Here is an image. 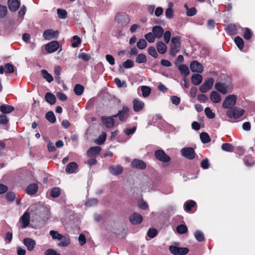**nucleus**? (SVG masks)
I'll use <instances>...</instances> for the list:
<instances>
[{
    "label": "nucleus",
    "instance_id": "obj_12",
    "mask_svg": "<svg viewBox=\"0 0 255 255\" xmlns=\"http://www.w3.org/2000/svg\"><path fill=\"white\" fill-rule=\"evenodd\" d=\"M109 171L113 175H119L123 172V167L120 165H113L109 167Z\"/></svg>",
    "mask_w": 255,
    "mask_h": 255
},
{
    "label": "nucleus",
    "instance_id": "obj_9",
    "mask_svg": "<svg viewBox=\"0 0 255 255\" xmlns=\"http://www.w3.org/2000/svg\"><path fill=\"white\" fill-rule=\"evenodd\" d=\"M115 19L118 23L123 26L127 25L129 22L128 16L122 13H118L115 16Z\"/></svg>",
    "mask_w": 255,
    "mask_h": 255
},
{
    "label": "nucleus",
    "instance_id": "obj_55",
    "mask_svg": "<svg viewBox=\"0 0 255 255\" xmlns=\"http://www.w3.org/2000/svg\"><path fill=\"white\" fill-rule=\"evenodd\" d=\"M5 72L11 73L14 71L13 66L10 63H7L4 65Z\"/></svg>",
    "mask_w": 255,
    "mask_h": 255
},
{
    "label": "nucleus",
    "instance_id": "obj_45",
    "mask_svg": "<svg viewBox=\"0 0 255 255\" xmlns=\"http://www.w3.org/2000/svg\"><path fill=\"white\" fill-rule=\"evenodd\" d=\"M137 47L139 49H144L147 45V42L145 39H141L137 42Z\"/></svg>",
    "mask_w": 255,
    "mask_h": 255
},
{
    "label": "nucleus",
    "instance_id": "obj_44",
    "mask_svg": "<svg viewBox=\"0 0 255 255\" xmlns=\"http://www.w3.org/2000/svg\"><path fill=\"white\" fill-rule=\"evenodd\" d=\"M106 136H107V135H106V133L103 132L99 136V137L95 140V142L98 144H103L106 140Z\"/></svg>",
    "mask_w": 255,
    "mask_h": 255
},
{
    "label": "nucleus",
    "instance_id": "obj_7",
    "mask_svg": "<svg viewBox=\"0 0 255 255\" xmlns=\"http://www.w3.org/2000/svg\"><path fill=\"white\" fill-rule=\"evenodd\" d=\"M180 153L182 156L188 159H192L195 157V153L192 147H184L181 149Z\"/></svg>",
    "mask_w": 255,
    "mask_h": 255
},
{
    "label": "nucleus",
    "instance_id": "obj_61",
    "mask_svg": "<svg viewBox=\"0 0 255 255\" xmlns=\"http://www.w3.org/2000/svg\"><path fill=\"white\" fill-rule=\"evenodd\" d=\"M157 234V230L153 228L149 229L147 235L150 238H154Z\"/></svg>",
    "mask_w": 255,
    "mask_h": 255
},
{
    "label": "nucleus",
    "instance_id": "obj_59",
    "mask_svg": "<svg viewBox=\"0 0 255 255\" xmlns=\"http://www.w3.org/2000/svg\"><path fill=\"white\" fill-rule=\"evenodd\" d=\"M148 51L150 55L154 58H157L158 57V54L154 47L151 46L149 47Z\"/></svg>",
    "mask_w": 255,
    "mask_h": 255
},
{
    "label": "nucleus",
    "instance_id": "obj_42",
    "mask_svg": "<svg viewBox=\"0 0 255 255\" xmlns=\"http://www.w3.org/2000/svg\"><path fill=\"white\" fill-rule=\"evenodd\" d=\"M141 89L143 97H148L151 93V89L148 86H142L141 87Z\"/></svg>",
    "mask_w": 255,
    "mask_h": 255
},
{
    "label": "nucleus",
    "instance_id": "obj_25",
    "mask_svg": "<svg viewBox=\"0 0 255 255\" xmlns=\"http://www.w3.org/2000/svg\"><path fill=\"white\" fill-rule=\"evenodd\" d=\"M26 193L29 195H33L35 194L38 190V185L35 184L29 185L26 188Z\"/></svg>",
    "mask_w": 255,
    "mask_h": 255
},
{
    "label": "nucleus",
    "instance_id": "obj_47",
    "mask_svg": "<svg viewBox=\"0 0 255 255\" xmlns=\"http://www.w3.org/2000/svg\"><path fill=\"white\" fill-rule=\"evenodd\" d=\"M135 61L138 63H145L146 61V56L143 54H139L137 56Z\"/></svg>",
    "mask_w": 255,
    "mask_h": 255
},
{
    "label": "nucleus",
    "instance_id": "obj_46",
    "mask_svg": "<svg viewBox=\"0 0 255 255\" xmlns=\"http://www.w3.org/2000/svg\"><path fill=\"white\" fill-rule=\"evenodd\" d=\"M60 194V190L58 187H54L52 188L50 192V195L53 197H58Z\"/></svg>",
    "mask_w": 255,
    "mask_h": 255
},
{
    "label": "nucleus",
    "instance_id": "obj_19",
    "mask_svg": "<svg viewBox=\"0 0 255 255\" xmlns=\"http://www.w3.org/2000/svg\"><path fill=\"white\" fill-rule=\"evenodd\" d=\"M8 6L11 11H16L19 7L20 2L18 0H8Z\"/></svg>",
    "mask_w": 255,
    "mask_h": 255
},
{
    "label": "nucleus",
    "instance_id": "obj_3",
    "mask_svg": "<svg viewBox=\"0 0 255 255\" xmlns=\"http://www.w3.org/2000/svg\"><path fill=\"white\" fill-rule=\"evenodd\" d=\"M237 97L235 95H230L226 97L223 102L222 107L228 110L232 109L236 104Z\"/></svg>",
    "mask_w": 255,
    "mask_h": 255
},
{
    "label": "nucleus",
    "instance_id": "obj_28",
    "mask_svg": "<svg viewBox=\"0 0 255 255\" xmlns=\"http://www.w3.org/2000/svg\"><path fill=\"white\" fill-rule=\"evenodd\" d=\"M14 109L13 107L7 105H2L0 107V111L4 114L10 113Z\"/></svg>",
    "mask_w": 255,
    "mask_h": 255
},
{
    "label": "nucleus",
    "instance_id": "obj_24",
    "mask_svg": "<svg viewBox=\"0 0 255 255\" xmlns=\"http://www.w3.org/2000/svg\"><path fill=\"white\" fill-rule=\"evenodd\" d=\"M114 116L110 117H102V122L107 128H111L114 126Z\"/></svg>",
    "mask_w": 255,
    "mask_h": 255
},
{
    "label": "nucleus",
    "instance_id": "obj_14",
    "mask_svg": "<svg viewBox=\"0 0 255 255\" xmlns=\"http://www.w3.org/2000/svg\"><path fill=\"white\" fill-rule=\"evenodd\" d=\"M129 109L127 107H124L123 109L119 111L117 115L114 116L115 117H119L121 121H125L128 116Z\"/></svg>",
    "mask_w": 255,
    "mask_h": 255
},
{
    "label": "nucleus",
    "instance_id": "obj_63",
    "mask_svg": "<svg viewBox=\"0 0 255 255\" xmlns=\"http://www.w3.org/2000/svg\"><path fill=\"white\" fill-rule=\"evenodd\" d=\"M7 13V8L6 6L0 5V18L3 17Z\"/></svg>",
    "mask_w": 255,
    "mask_h": 255
},
{
    "label": "nucleus",
    "instance_id": "obj_39",
    "mask_svg": "<svg viewBox=\"0 0 255 255\" xmlns=\"http://www.w3.org/2000/svg\"><path fill=\"white\" fill-rule=\"evenodd\" d=\"M98 201L96 198H90L87 200L85 205L87 207H92L96 205Z\"/></svg>",
    "mask_w": 255,
    "mask_h": 255
},
{
    "label": "nucleus",
    "instance_id": "obj_6",
    "mask_svg": "<svg viewBox=\"0 0 255 255\" xmlns=\"http://www.w3.org/2000/svg\"><path fill=\"white\" fill-rule=\"evenodd\" d=\"M169 250L174 255H185L188 253L189 250L187 248H180L176 246H170Z\"/></svg>",
    "mask_w": 255,
    "mask_h": 255
},
{
    "label": "nucleus",
    "instance_id": "obj_38",
    "mask_svg": "<svg viewBox=\"0 0 255 255\" xmlns=\"http://www.w3.org/2000/svg\"><path fill=\"white\" fill-rule=\"evenodd\" d=\"M46 119L50 123H54L55 122L56 118L53 112L50 111L47 113L45 116Z\"/></svg>",
    "mask_w": 255,
    "mask_h": 255
},
{
    "label": "nucleus",
    "instance_id": "obj_11",
    "mask_svg": "<svg viewBox=\"0 0 255 255\" xmlns=\"http://www.w3.org/2000/svg\"><path fill=\"white\" fill-rule=\"evenodd\" d=\"M58 31H54L52 29L46 30L43 34L44 38L47 40H49L53 38L56 39L58 37Z\"/></svg>",
    "mask_w": 255,
    "mask_h": 255
},
{
    "label": "nucleus",
    "instance_id": "obj_20",
    "mask_svg": "<svg viewBox=\"0 0 255 255\" xmlns=\"http://www.w3.org/2000/svg\"><path fill=\"white\" fill-rule=\"evenodd\" d=\"M152 32L155 37L157 39L160 38L163 35L164 30L162 27L159 25L154 26L152 28Z\"/></svg>",
    "mask_w": 255,
    "mask_h": 255
},
{
    "label": "nucleus",
    "instance_id": "obj_30",
    "mask_svg": "<svg viewBox=\"0 0 255 255\" xmlns=\"http://www.w3.org/2000/svg\"><path fill=\"white\" fill-rule=\"evenodd\" d=\"M202 76L199 74H194L191 77L192 83L195 85H199L202 81Z\"/></svg>",
    "mask_w": 255,
    "mask_h": 255
},
{
    "label": "nucleus",
    "instance_id": "obj_34",
    "mask_svg": "<svg viewBox=\"0 0 255 255\" xmlns=\"http://www.w3.org/2000/svg\"><path fill=\"white\" fill-rule=\"evenodd\" d=\"M200 137L201 140L204 143H208L211 140L209 135L206 132H201L200 134Z\"/></svg>",
    "mask_w": 255,
    "mask_h": 255
},
{
    "label": "nucleus",
    "instance_id": "obj_36",
    "mask_svg": "<svg viewBox=\"0 0 255 255\" xmlns=\"http://www.w3.org/2000/svg\"><path fill=\"white\" fill-rule=\"evenodd\" d=\"M195 239L199 242H203L204 240V236L202 232L197 230L194 233Z\"/></svg>",
    "mask_w": 255,
    "mask_h": 255
},
{
    "label": "nucleus",
    "instance_id": "obj_41",
    "mask_svg": "<svg viewBox=\"0 0 255 255\" xmlns=\"http://www.w3.org/2000/svg\"><path fill=\"white\" fill-rule=\"evenodd\" d=\"M81 42V40L79 37L74 35L72 39V46L75 48L78 46Z\"/></svg>",
    "mask_w": 255,
    "mask_h": 255
},
{
    "label": "nucleus",
    "instance_id": "obj_54",
    "mask_svg": "<svg viewBox=\"0 0 255 255\" xmlns=\"http://www.w3.org/2000/svg\"><path fill=\"white\" fill-rule=\"evenodd\" d=\"M196 204V203L195 201L191 200L188 201L185 204V210L186 211H190L191 209Z\"/></svg>",
    "mask_w": 255,
    "mask_h": 255
},
{
    "label": "nucleus",
    "instance_id": "obj_31",
    "mask_svg": "<svg viewBox=\"0 0 255 255\" xmlns=\"http://www.w3.org/2000/svg\"><path fill=\"white\" fill-rule=\"evenodd\" d=\"M156 48L160 54H164L167 51V46L162 41L158 42L156 44Z\"/></svg>",
    "mask_w": 255,
    "mask_h": 255
},
{
    "label": "nucleus",
    "instance_id": "obj_48",
    "mask_svg": "<svg viewBox=\"0 0 255 255\" xmlns=\"http://www.w3.org/2000/svg\"><path fill=\"white\" fill-rule=\"evenodd\" d=\"M221 148L223 150L228 152H232L233 150V146L230 143H223Z\"/></svg>",
    "mask_w": 255,
    "mask_h": 255
},
{
    "label": "nucleus",
    "instance_id": "obj_43",
    "mask_svg": "<svg viewBox=\"0 0 255 255\" xmlns=\"http://www.w3.org/2000/svg\"><path fill=\"white\" fill-rule=\"evenodd\" d=\"M176 231L178 232V233L180 234H183L187 232L188 229L186 225L182 224L178 225L177 227Z\"/></svg>",
    "mask_w": 255,
    "mask_h": 255
},
{
    "label": "nucleus",
    "instance_id": "obj_37",
    "mask_svg": "<svg viewBox=\"0 0 255 255\" xmlns=\"http://www.w3.org/2000/svg\"><path fill=\"white\" fill-rule=\"evenodd\" d=\"M235 42L238 47L240 49H242L244 48V43L243 39L239 36H237L235 38Z\"/></svg>",
    "mask_w": 255,
    "mask_h": 255
},
{
    "label": "nucleus",
    "instance_id": "obj_51",
    "mask_svg": "<svg viewBox=\"0 0 255 255\" xmlns=\"http://www.w3.org/2000/svg\"><path fill=\"white\" fill-rule=\"evenodd\" d=\"M114 81L117 86L119 88H126L127 87V83L125 81L121 82V81L118 78H115Z\"/></svg>",
    "mask_w": 255,
    "mask_h": 255
},
{
    "label": "nucleus",
    "instance_id": "obj_32",
    "mask_svg": "<svg viewBox=\"0 0 255 255\" xmlns=\"http://www.w3.org/2000/svg\"><path fill=\"white\" fill-rule=\"evenodd\" d=\"M43 77L49 83L53 80L52 76L49 74L46 70H42L41 71Z\"/></svg>",
    "mask_w": 255,
    "mask_h": 255
},
{
    "label": "nucleus",
    "instance_id": "obj_60",
    "mask_svg": "<svg viewBox=\"0 0 255 255\" xmlns=\"http://www.w3.org/2000/svg\"><path fill=\"white\" fill-rule=\"evenodd\" d=\"M6 199L8 201H13L15 198V194L12 192H9L6 194Z\"/></svg>",
    "mask_w": 255,
    "mask_h": 255
},
{
    "label": "nucleus",
    "instance_id": "obj_21",
    "mask_svg": "<svg viewBox=\"0 0 255 255\" xmlns=\"http://www.w3.org/2000/svg\"><path fill=\"white\" fill-rule=\"evenodd\" d=\"M101 150V148L100 146H94L90 147L87 151V155L89 157H95L98 155Z\"/></svg>",
    "mask_w": 255,
    "mask_h": 255
},
{
    "label": "nucleus",
    "instance_id": "obj_58",
    "mask_svg": "<svg viewBox=\"0 0 255 255\" xmlns=\"http://www.w3.org/2000/svg\"><path fill=\"white\" fill-rule=\"evenodd\" d=\"M197 13V10L195 7H192L190 8H187L186 11V15L188 16H193L195 15Z\"/></svg>",
    "mask_w": 255,
    "mask_h": 255
},
{
    "label": "nucleus",
    "instance_id": "obj_29",
    "mask_svg": "<svg viewBox=\"0 0 255 255\" xmlns=\"http://www.w3.org/2000/svg\"><path fill=\"white\" fill-rule=\"evenodd\" d=\"M46 101L50 105H54L56 103L55 96L51 93H47L45 96Z\"/></svg>",
    "mask_w": 255,
    "mask_h": 255
},
{
    "label": "nucleus",
    "instance_id": "obj_62",
    "mask_svg": "<svg viewBox=\"0 0 255 255\" xmlns=\"http://www.w3.org/2000/svg\"><path fill=\"white\" fill-rule=\"evenodd\" d=\"M106 59L107 61L111 65H113L115 64V58L114 57L110 54H107L106 55Z\"/></svg>",
    "mask_w": 255,
    "mask_h": 255
},
{
    "label": "nucleus",
    "instance_id": "obj_13",
    "mask_svg": "<svg viewBox=\"0 0 255 255\" xmlns=\"http://www.w3.org/2000/svg\"><path fill=\"white\" fill-rule=\"evenodd\" d=\"M59 44L56 41H53L45 45V50L48 53H53L59 48Z\"/></svg>",
    "mask_w": 255,
    "mask_h": 255
},
{
    "label": "nucleus",
    "instance_id": "obj_56",
    "mask_svg": "<svg viewBox=\"0 0 255 255\" xmlns=\"http://www.w3.org/2000/svg\"><path fill=\"white\" fill-rule=\"evenodd\" d=\"M78 57L84 61H88L91 59V56L85 53H81L78 55Z\"/></svg>",
    "mask_w": 255,
    "mask_h": 255
},
{
    "label": "nucleus",
    "instance_id": "obj_49",
    "mask_svg": "<svg viewBox=\"0 0 255 255\" xmlns=\"http://www.w3.org/2000/svg\"><path fill=\"white\" fill-rule=\"evenodd\" d=\"M123 66L125 68H130L134 66V62L129 59L127 60L123 63Z\"/></svg>",
    "mask_w": 255,
    "mask_h": 255
},
{
    "label": "nucleus",
    "instance_id": "obj_10",
    "mask_svg": "<svg viewBox=\"0 0 255 255\" xmlns=\"http://www.w3.org/2000/svg\"><path fill=\"white\" fill-rule=\"evenodd\" d=\"M155 156L157 159L164 162H167L170 160V158L162 150H156Z\"/></svg>",
    "mask_w": 255,
    "mask_h": 255
},
{
    "label": "nucleus",
    "instance_id": "obj_5",
    "mask_svg": "<svg viewBox=\"0 0 255 255\" xmlns=\"http://www.w3.org/2000/svg\"><path fill=\"white\" fill-rule=\"evenodd\" d=\"M180 42L177 37H173L171 39L170 53L172 55H175L180 50Z\"/></svg>",
    "mask_w": 255,
    "mask_h": 255
},
{
    "label": "nucleus",
    "instance_id": "obj_50",
    "mask_svg": "<svg viewBox=\"0 0 255 255\" xmlns=\"http://www.w3.org/2000/svg\"><path fill=\"white\" fill-rule=\"evenodd\" d=\"M49 234L54 240H60L62 237V235L58 233L57 231L52 230L50 231Z\"/></svg>",
    "mask_w": 255,
    "mask_h": 255
},
{
    "label": "nucleus",
    "instance_id": "obj_53",
    "mask_svg": "<svg viewBox=\"0 0 255 255\" xmlns=\"http://www.w3.org/2000/svg\"><path fill=\"white\" fill-rule=\"evenodd\" d=\"M205 113L207 117L209 119H213L215 116V114L213 113L210 108L208 107L205 108Z\"/></svg>",
    "mask_w": 255,
    "mask_h": 255
},
{
    "label": "nucleus",
    "instance_id": "obj_27",
    "mask_svg": "<svg viewBox=\"0 0 255 255\" xmlns=\"http://www.w3.org/2000/svg\"><path fill=\"white\" fill-rule=\"evenodd\" d=\"M210 99L214 103H218L221 101L220 95L216 91H213L211 93Z\"/></svg>",
    "mask_w": 255,
    "mask_h": 255
},
{
    "label": "nucleus",
    "instance_id": "obj_57",
    "mask_svg": "<svg viewBox=\"0 0 255 255\" xmlns=\"http://www.w3.org/2000/svg\"><path fill=\"white\" fill-rule=\"evenodd\" d=\"M174 15V11L173 9H166L165 10V17L168 19L173 18Z\"/></svg>",
    "mask_w": 255,
    "mask_h": 255
},
{
    "label": "nucleus",
    "instance_id": "obj_2",
    "mask_svg": "<svg viewBox=\"0 0 255 255\" xmlns=\"http://www.w3.org/2000/svg\"><path fill=\"white\" fill-rule=\"evenodd\" d=\"M245 113L244 109L235 107L228 110L227 111L226 114L227 116L231 119H238L242 117Z\"/></svg>",
    "mask_w": 255,
    "mask_h": 255
},
{
    "label": "nucleus",
    "instance_id": "obj_1",
    "mask_svg": "<svg viewBox=\"0 0 255 255\" xmlns=\"http://www.w3.org/2000/svg\"><path fill=\"white\" fill-rule=\"evenodd\" d=\"M35 205L30 206L27 210L23 213L20 218L21 223V227L23 229L26 228L29 225L30 215L36 210Z\"/></svg>",
    "mask_w": 255,
    "mask_h": 255
},
{
    "label": "nucleus",
    "instance_id": "obj_23",
    "mask_svg": "<svg viewBox=\"0 0 255 255\" xmlns=\"http://www.w3.org/2000/svg\"><path fill=\"white\" fill-rule=\"evenodd\" d=\"M78 169V165L75 162H72L67 164L66 167V172L69 174L75 173Z\"/></svg>",
    "mask_w": 255,
    "mask_h": 255
},
{
    "label": "nucleus",
    "instance_id": "obj_26",
    "mask_svg": "<svg viewBox=\"0 0 255 255\" xmlns=\"http://www.w3.org/2000/svg\"><path fill=\"white\" fill-rule=\"evenodd\" d=\"M60 241L58 244L59 246L67 247L70 243V238L68 236H62L61 238L59 240Z\"/></svg>",
    "mask_w": 255,
    "mask_h": 255
},
{
    "label": "nucleus",
    "instance_id": "obj_40",
    "mask_svg": "<svg viewBox=\"0 0 255 255\" xmlns=\"http://www.w3.org/2000/svg\"><path fill=\"white\" fill-rule=\"evenodd\" d=\"M146 40L149 43H153L155 41V36L152 32H148L144 35Z\"/></svg>",
    "mask_w": 255,
    "mask_h": 255
},
{
    "label": "nucleus",
    "instance_id": "obj_16",
    "mask_svg": "<svg viewBox=\"0 0 255 255\" xmlns=\"http://www.w3.org/2000/svg\"><path fill=\"white\" fill-rule=\"evenodd\" d=\"M190 67L193 72L201 73L203 71V66L196 61H192Z\"/></svg>",
    "mask_w": 255,
    "mask_h": 255
},
{
    "label": "nucleus",
    "instance_id": "obj_4",
    "mask_svg": "<svg viewBox=\"0 0 255 255\" xmlns=\"http://www.w3.org/2000/svg\"><path fill=\"white\" fill-rule=\"evenodd\" d=\"M215 89L223 94L231 93L232 88L229 85L224 83H216L215 85Z\"/></svg>",
    "mask_w": 255,
    "mask_h": 255
},
{
    "label": "nucleus",
    "instance_id": "obj_18",
    "mask_svg": "<svg viewBox=\"0 0 255 255\" xmlns=\"http://www.w3.org/2000/svg\"><path fill=\"white\" fill-rule=\"evenodd\" d=\"M23 244L28 251H32L35 248L36 242L32 239L26 238L23 240Z\"/></svg>",
    "mask_w": 255,
    "mask_h": 255
},
{
    "label": "nucleus",
    "instance_id": "obj_33",
    "mask_svg": "<svg viewBox=\"0 0 255 255\" xmlns=\"http://www.w3.org/2000/svg\"><path fill=\"white\" fill-rule=\"evenodd\" d=\"M179 70H180L181 74L185 77H186L189 73L188 67L184 64L179 65Z\"/></svg>",
    "mask_w": 255,
    "mask_h": 255
},
{
    "label": "nucleus",
    "instance_id": "obj_35",
    "mask_svg": "<svg viewBox=\"0 0 255 255\" xmlns=\"http://www.w3.org/2000/svg\"><path fill=\"white\" fill-rule=\"evenodd\" d=\"M74 91L76 95H81L84 91V87L80 84H76L74 87Z\"/></svg>",
    "mask_w": 255,
    "mask_h": 255
},
{
    "label": "nucleus",
    "instance_id": "obj_22",
    "mask_svg": "<svg viewBox=\"0 0 255 255\" xmlns=\"http://www.w3.org/2000/svg\"><path fill=\"white\" fill-rule=\"evenodd\" d=\"M144 107V103L138 99H134L133 101V108L135 112H139L143 109Z\"/></svg>",
    "mask_w": 255,
    "mask_h": 255
},
{
    "label": "nucleus",
    "instance_id": "obj_64",
    "mask_svg": "<svg viewBox=\"0 0 255 255\" xmlns=\"http://www.w3.org/2000/svg\"><path fill=\"white\" fill-rule=\"evenodd\" d=\"M45 255H60V254L57 253L56 251L53 249H48L45 252Z\"/></svg>",
    "mask_w": 255,
    "mask_h": 255
},
{
    "label": "nucleus",
    "instance_id": "obj_8",
    "mask_svg": "<svg viewBox=\"0 0 255 255\" xmlns=\"http://www.w3.org/2000/svg\"><path fill=\"white\" fill-rule=\"evenodd\" d=\"M214 82L213 78H210L206 80L204 83L200 86L199 90L202 93H206L212 87Z\"/></svg>",
    "mask_w": 255,
    "mask_h": 255
},
{
    "label": "nucleus",
    "instance_id": "obj_52",
    "mask_svg": "<svg viewBox=\"0 0 255 255\" xmlns=\"http://www.w3.org/2000/svg\"><path fill=\"white\" fill-rule=\"evenodd\" d=\"M57 11L58 16L60 18L64 19L66 17L67 12L65 10L58 8L57 10Z\"/></svg>",
    "mask_w": 255,
    "mask_h": 255
},
{
    "label": "nucleus",
    "instance_id": "obj_17",
    "mask_svg": "<svg viewBox=\"0 0 255 255\" xmlns=\"http://www.w3.org/2000/svg\"><path fill=\"white\" fill-rule=\"evenodd\" d=\"M130 165L132 168L139 169H143L146 167V164L143 161L137 159L133 160Z\"/></svg>",
    "mask_w": 255,
    "mask_h": 255
},
{
    "label": "nucleus",
    "instance_id": "obj_15",
    "mask_svg": "<svg viewBox=\"0 0 255 255\" xmlns=\"http://www.w3.org/2000/svg\"><path fill=\"white\" fill-rule=\"evenodd\" d=\"M130 223L133 225L140 224L143 220L142 217L137 213L132 214L129 217Z\"/></svg>",
    "mask_w": 255,
    "mask_h": 255
}]
</instances>
